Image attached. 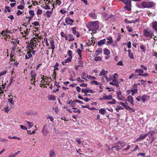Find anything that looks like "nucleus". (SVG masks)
<instances>
[{
	"instance_id": "nucleus-49",
	"label": "nucleus",
	"mask_w": 157,
	"mask_h": 157,
	"mask_svg": "<svg viewBox=\"0 0 157 157\" xmlns=\"http://www.w3.org/2000/svg\"><path fill=\"white\" fill-rule=\"evenodd\" d=\"M148 75V74L147 73H144V74L142 73V75H138V76H142L144 77H146Z\"/></svg>"
},
{
	"instance_id": "nucleus-5",
	"label": "nucleus",
	"mask_w": 157,
	"mask_h": 157,
	"mask_svg": "<svg viewBox=\"0 0 157 157\" xmlns=\"http://www.w3.org/2000/svg\"><path fill=\"white\" fill-rule=\"evenodd\" d=\"M117 98L119 100L123 101H124V100L125 98L122 95L121 90L117 91Z\"/></svg>"
},
{
	"instance_id": "nucleus-33",
	"label": "nucleus",
	"mask_w": 157,
	"mask_h": 157,
	"mask_svg": "<svg viewBox=\"0 0 157 157\" xmlns=\"http://www.w3.org/2000/svg\"><path fill=\"white\" fill-rule=\"evenodd\" d=\"M89 16L92 18H96V15L94 13H90L89 14Z\"/></svg>"
},
{
	"instance_id": "nucleus-53",
	"label": "nucleus",
	"mask_w": 157,
	"mask_h": 157,
	"mask_svg": "<svg viewBox=\"0 0 157 157\" xmlns=\"http://www.w3.org/2000/svg\"><path fill=\"white\" fill-rule=\"evenodd\" d=\"M75 100L74 101H73V102H72V103H71V104L70 105L73 108H74V107L76 105V103H75Z\"/></svg>"
},
{
	"instance_id": "nucleus-38",
	"label": "nucleus",
	"mask_w": 157,
	"mask_h": 157,
	"mask_svg": "<svg viewBox=\"0 0 157 157\" xmlns=\"http://www.w3.org/2000/svg\"><path fill=\"white\" fill-rule=\"evenodd\" d=\"M67 54L68 55V56H69V57L71 58H72V52L71 51L69 50L67 52Z\"/></svg>"
},
{
	"instance_id": "nucleus-7",
	"label": "nucleus",
	"mask_w": 157,
	"mask_h": 157,
	"mask_svg": "<svg viewBox=\"0 0 157 157\" xmlns=\"http://www.w3.org/2000/svg\"><path fill=\"white\" fill-rule=\"evenodd\" d=\"M82 92L84 93H93L94 92L92 90H90V89H82Z\"/></svg>"
},
{
	"instance_id": "nucleus-39",
	"label": "nucleus",
	"mask_w": 157,
	"mask_h": 157,
	"mask_svg": "<svg viewBox=\"0 0 157 157\" xmlns=\"http://www.w3.org/2000/svg\"><path fill=\"white\" fill-rule=\"evenodd\" d=\"M124 22L126 23H132L133 22H134L133 21H130L128 20L127 19H125L124 20Z\"/></svg>"
},
{
	"instance_id": "nucleus-62",
	"label": "nucleus",
	"mask_w": 157,
	"mask_h": 157,
	"mask_svg": "<svg viewBox=\"0 0 157 157\" xmlns=\"http://www.w3.org/2000/svg\"><path fill=\"white\" fill-rule=\"evenodd\" d=\"M80 86L81 87H86L87 86V84L85 83H82L80 85Z\"/></svg>"
},
{
	"instance_id": "nucleus-45",
	"label": "nucleus",
	"mask_w": 157,
	"mask_h": 157,
	"mask_svg": "<svg viewBox=\"0 0 157 157\" xmlns=\"http://www.w3.org/2000/svg\"><path fill=\"white\" fill-rule=\"evenodd\" d=\"M42 10H41L38 9L37 11V15H40L42 13Z\"/></svg>"
},
{
	"instance_id": "nucleus-60",
	"label": "nucleus",
	"mask_w": 157,
	"mask_h": 157,
	"mask_svg": "<svg viewBox=\"0 0 157 157\" xmlns=\"http://www.w3.org/2000/svg\"><path fill=\"white\" fill-rule=\"evenodd\" d=\"M8 101L10 103H11V104H12V105H13V99L12 98H9L8 99Z\"/></svg>"
},
{
	"instance_id": "nucleus-4",
	"label": "nucleus",
	"mask_w": 157,
	"mask_h": 157,
	"mask_svg": "<svg viewBox=\"0 0 157 157\" xmlns=\"http://www.w3.org/2000/svg\"><path fill=\"white\" fill-rule=\"evenodd\" d=\"M144 36L149 37L152 38V36H153V33L151 31H148L146 29H144Z\"/></svg>"
},
{
	"instance_id": "nucleus-26",
	"label": "nucleus",
	"mask_w": 157,
	"mask_h": 157,
	"mask_svg": "<svg viewBox=\"0 0 157 157\" xmlns=\"http://www.w3.org/2000/svg\"><path fill=\"white\" fill-rule=\"evenodd\" d=\"M30 75L31 77L33 78H35V77L36 75V72L34 70H32L30 72Z\"/></svg>"
},
{
	"instance_id": "nucleus-32",
	"label": "nucleus",
	"mask_w": 157,
	"mask_h": 157,
	"mask_svg": "<svg viewBox=\"0 0 157 157\" xmlns=\"http://www.w3.org/2000/svg\"><path fill=\"white\" fill-rule=\"evenodd\" d=\"M138 75H136V74L133 73L129 77L128 79H131L133 77L135 78H136L137 77H138Z\"/></svg>"
},
{
	"instance_id": "nucleus-19",
	"label": "nucleus",
	"mask_w": 157,
	"mask_h": 157,
	"mask_svg": "<svg viewBox=\"0 0 157 157\" xmlns=\"http://www.w3.org/2000/svg\"><path fill=\"white\" fill-rule=\"evenodd\" d=\"M108 72L107 71H105L104 69H103L100 73L99 76H105L108 73Z\"/></svg>"
},
{
	"instance_id": "nucleus-18",
	"label": "nucleus",
	"mask_w": 157,
	"mask_h": 157,
	"mask_svg": "<svg viewBox=\"0 0 157 157\" xmlns=\"http://www.w3.org/2000/svg\"><path fill=\"white\" fill-rule=\"evenodd\" d=\"M42 133L44 136H46L48 133V132L47 129L45 128V126L43 128L42 131Z\"/></svg>"
},
{
	"instance_id": "nucleus-24",
	"label": "nucleus",
	"mask_w": 157,
	"mask_h": 157,
	"mask_svg": "<svg viewBox=\"0 0 157 157\" xmlns=\"http://www.w3.org/2000/svg\"><path fill=\"white\" fill-rule=\"evenodd\" d=\"M48 98L49 100L55 101L56 100L55 96L53 95H48Z\"/></svg>"
},
{
	"instance_id": "nucleus-1",
	"label": "nucleus",
	"mask_w": 157,
	"mask_h": 157,
	"mask_svg": "<svg viewBox=\"0 0 157 157\" xmlns=\"http://www.w3.org/2000/svg\"><path fill=\"white\" fill-rule=\"evenodd\" d=\"M98 24V21L89 22L87 25L89 31L93 32L94 31L97 30L99 28Z\"/></svg>"
},
{
	"instance_id": "nucleus-36",
	"label": "nucleus",
	"mask_w": 157,
	"mask_h": 157,
	"mask_svg": "<svg viewBox=\"0 0 157 157\" xmlns=\"http://www.w3.org/2000/svg\"><path fill=\"white\" fill-rule=\"evenodd\" d=\"M100 82H98L96 81H92L90 82V83L91 84H94L95 85H98L99 84Z\"/></svg>"
},
{
	"instance_id": "nucleus-29",
	"label": "nucleus",
	"mask_w": 157,
	"mask_h": 157,
	"mask_svg": "<svg viewBox=\"0 0 157 157\" xmlns=\"http://www.w3.org/2000/svg\"><path fill=\"white\" fill-rule=\"evenodd\" d=\"M5 13H6L7 11L8 12H11V8L9 7L8 6H6L5 7Z\"/></svg>"
},
{
	"instance_id": "nucleus-22",
	"label": "nucleus",
	"mask_w": 157,
	"mask_h": 157,
	"mask_svg": "<svg viewBox=\"0 0 157 157\" xmlns=\"http://www.w3.org/2000/svg\"><path fill=\"white\" fill-rule=\"evenodd\" d=\"M49 155L50 157H55V154L53 150H52L49 151Z\"/></svg>"
},
{
	"instance_id": "nucleus-25",
	"label": "nucleus",
	"mask_w": 157,
	"mask_h": 157,
	"mask_svg": "<svg viewBox=\"0 0 157 157\" xmlns=\"http://www.w3.org/2000/svg\"><path fill=\"white\" fill-rule=\"evenodd\" d=\"M82 51L79 48L77 50V53L79 56V57L78 58V59H82Z\"/></svg>"
},
{
	"instance_id": "nucleus-61",
	"label": "nucleus",
	"mask_w": 157,
	"mask_h": 157,
	"mask_svg": "<svg viewBox=\"0 0 157 157\" xmlns=\"http://www.w3.org/2000/svg\"><path fill=\"white\" fill-rule=\"evenodd\" d=\"M22 13H23L20 10H18L17 14V15L19 16L20 15H21V14H22Z\"/></svg>"
},
{
	"instance_id": "nucleus-44",
	"label": "nucleus",
	"mask_w": 157,
	"mask_h": 157,
	"mask_svg": "<svg viewBox=\"0 0 157 157\" xmlns=\"http://www.w3.org/2000/svg\"><path fill=\"white\" fill-rule=\"evenodd\" d=\"M123 109V108L121 106H120L118 107V108H117L116 109V110L117 112H119V110H122Z\"/></svg>"
},
{
	"instance_id": "nucleus-15",
	"label": "nucleus",
	"mask_w": 157,
	"mask_h": 157,
	"mask_svg": "<svg viewBox=\"0 0 157 157\" xmlns=\"http://www.w3.org/2000/svg\"><path fill=\"white\" fill-rule=\"evenodd\" d=\"M32 56L31 52H28L26 55L25 56V59L26 60L29 59L32 57Z\"/></svg>"
},
{
	"instance_id": "nucleus-55",
	"label": "nucleus",
	"mask_w": 157,
	"mask_h": 157,
	"mask_svg": "<svg viewBox=\"0 0 157 157\" xmlns=\"http://www.w3.org/2000/svg\"><path fill=\"white\" fill-rule=\"evenodd\" d=\"M55 85H56V87L58 88H59L60 86L59 85V83L57 82H55L54 83Z\"/></svg>"
},
{
	"instance_id": "nucleus-40",
	"label": "nucleus",
	"mask_w": 157,
	"mask_h": 157,
	"mask_svg": "<svg viewBox=\"0 0 157 157\" xmlns=\"http://www.w3.org/2000/svg\"><path fill=\"white\" fill-rule=\"evenodd\" d=\"M86 77L88 79H96V78L94 76H91L90 75H87Z\"/></svg>"
},
{
	"instance_id": "nucleus-42",
	"label": "nucleus",
	"mask_w": 157,
	"mask_h": 157,
	"mask_svg": "<svg viewBox=\"0 0 157 157\" xmlns=\"http://www.w3.org/2000/svg\"><path fill=\"white\" fill-rule=\"evenodd\" d=\"M155 133V132L154 131L151 130L150 131L147 133H149V134H150L151 136H152V135H154Z\"/></svg>"
},
{
	"instance_id": "nucleus-58",
	"label": "nucleus",
	"mask_w": 157,
	"mask_h": 157,
	"mask_svg": "<svg viewBox=\"0 0 157 157\" xmlns=\"http://www.w3.org/2000/svg\"><path fill=\"white\" fill-rule=\"evenodd\" d=\"M140 67H141L144 70H145L146 71L147 70V67L145 66L141 65H140Z\"/></svg>"
},
{
	"instance_id": "nucleus-47",
	"label": "nucleus",
	"mask_w": 157,
	"mask_h": 157,
	"mask_svg": "<svg viewBox=\"0 0 157 157\" xmlns=\"http://www.w3.org/2000/svg\"><path fill=\"white\" fill-rule=\"evenodd\" d=\"M7 73V71L6 70H5L3 71L0 73V77L2 76L5 74Z\"/></svg>"
},
{
	"instance_id": "nucleus-12",
	"label": "nucleus",
	"mask_w": 157,
	"mask_h": 157,
	"mask_svg": "<svg viewBox=\"0 0 157 157\" xmlns=\"http://www.w3.org/2000/svg\"><path fill=\"white\" fill-rule=\"evenodd\" d=\"M102 53V50L101 48H98L95 52V56H98V55L101 54Z\"/></svg>"
},
{
	"instance_id": "nucleus-57",
	"label": "nucleus",
	"mask_w": 157,
	"mask_h": 157,
	"mask_svg": "<svg viewBox=\"0 0 157 157\" xmlns=\"http://www.w3.org/2000/svg\"><path fill=\"white\" fill-rule=\"evenodd\" d=\"M117 65H118L123 66V64L122 61H120L117 63Z\"/></svg>"
},
{
	"instance_id": "nucleus-3",
	"label": "nucleus",
	"mask_w": 157,
	"mask_h": 157,
	"mask_svg": "<svg viewBox=\"0 0 157 157\" xmlns=\"http://www.w3.org/2000/svg\"><path fill=\"white\" fill-rule=\"evenodd\" d=\"M155 4V3L152 2L143 1L141 3V5L143 8H151Z\"/></svg>"
},
{
	"instance_id": "nucleus-8",
	"label": "nucleus",
	"mask_w": 157,
	"mask_h": 157,
	"mask_svg": "<svg viewBox=\"0 0 157 157\" xmlns=\"http://www.w3.org/2000/svg\"><path fill=\"white\" fill-rule=\"evenodd\" d=\"M113 96L111 95H107L105 94H104L103 95V98L105 100H111L113 98Z\"/></svg>"
},
{
	"instance_id": "nucleus-23",
	"label": "nucleus",
	"mask_w": 157,
	"mask_h": 157,
	"mask_svg": "<svg viewBox=\"0 0 157 157\" xmlns=\"http://www.w3.org/2000/svg\"><path fill=\"white\" fill-rule=\"evenodd\" d=\"M142 101L144 102L149 99V96L147 95L144 94V95L142 96Z\"/></svg>"
},
{
	"instance_id": "nucleus-14",
	"label": "nucleus",
	"mask_w": 157,
	"mask_h": 157,
	"mask_svg": "<svg viewBox=\"0 0 157 157\" xmlns=\"http://www.w3.org/2000/svg\"><path fill=\"white\" fill-rule=\"evenodd\" d=\"M144 72V70L141 69H136L135 71V73H138V75H142Z\"/></svg>"
},
{
	"instance_id": "nucleus-17",
	"label": "nucleus",
	"mask_w": 157,
	"mask_h": 157,
	"mask_svg": "<svg viewBox=\"0 0 157 157\" xmlns=\"http://www.w3.org/2000/svg\"><path fill=\"white\" fill-rule=\"evenodd\" d=\"M106 43V39H104L102 40H100L98 42V44L99 46L103 45Z\"/></svg>"
},
{
	"instance_id": "nucleus-59",
	"label": "nucleus",
	"mask_w": 157,
	"mask_h": 157,
	"mask_svg": "<svg viewBox=\"0 0 157 157\" xmlns=\"http://www.w3.org/2000/svg\"><path fill=\"white\" fill-rule=\"evenodd\" d=\"M24 6L23 5H20L17 6V8L18 9L22 10L24 9Z\"/></svg>"
},
{
	"instance_id": "nucleus-41",
	"label": "nucleus",
	"mask_w": 157,
	"mask_h": 157,
	"mask_svg": "<svg viewBox=\"0 0 157 157\" xmlns=\"http://www.w3.org/2000/svg\"><path fill=\"white\" fill-rule=\"evenodd\" d=\"M103 18L105 20H107L109 18V16L106 13H104L103 14Z\"/></svg>"
},
{
	"instance_id": "nucleus-37",
	"label": "nucleus",
	"mask_w": 157,
	"mask_h": 157,
	"mask_svg": "<svg viewBox=\"0 0 157 157\" xmlns=\"http://www.w3.org/2000/svg\"><path fill=\"white\" fill-rule=\"evenodd\" d=\"M29 13L30 15H31V17H33V16L35 15L34 11L33 10H30L29 11Z\"/></svg>"
},
{
	"instance_id": "nucleus-34",
	"label": "nucleus",
	"mask_w": 157,
	"mask_h": 157,
	"mask_svg": "<svg viewBox=\"0 0 157 157\" xmlns=\"http://www.w3.org/2000/svg\"><path fill=\"white\" fill-rule=\"evenodd\" d=\"M101 58L100 56H96L94 58V60L96 61H101Z\"/></svg>"
},
{
	"instance_id": "nucleus-54",
	"label": "nucleus",
	"mask_w": 157,
	"mask_h": 157,
	"mask_svg": "<svg viewBox=\"0 0 157 157\" xmlns=\"http://www.w3.org/2000/svg\"><path fill=\"white\" fill-rule=\"evenodd\" d=\"M7 140L4 138H2L0 137V141L2 142H5L7 141Z\"/></svg>"
},
{
	"instance_id": "nucleus-51",
	"label": "nucleus",
	"mask_w": 157,
	"mask_h": 157,
	"mask_svg": "<svg viewBox=\"0 0 157 157\" xmlns=\"http://www.w3.org/2000/svg\"><path fill=\"white\" fill-rule=\"evenodd\" d=\"M127 110H130L132 109V108L130 107L129 106L125 105L124 107Z\"/></svg>"
},
{
	"instance_id": "nucleus-27",
	"label": "nucleus",
	"mask_w": 157,
	"mask_h": 157,
	"mask_svg": "<svg viewBox=\"0 0 157 157\" xmlns=\"http://www.w3.org/2000/svg\"><path fill=\"white\" fill-rule=\"evenodd\" d=\"M68 40L69 41H72L74 40L73 36L72 34H69L68 35Z\"/></svg>"
},
{
	"instance_id": "nucleus-28",
	"label": "nucleus",
	"mask_w": 157,
	"mask_h": 157,
	"mask_svg": "<svg viewBox=\"0 0 157 157\" xmlns=\"http://www.w3.org/2000/svg\"><path fill=\"white\" fill-rule=\"evenodd\" d=\"M111 100H112L111 101L107 102V103L111 104H115L116 102V100L114 99L113 98H112Z\"/></svg>"
},
{
	"instance_id": "nucleus-16",
	"label": "nucleus",
	"mask_w": 157,
	"mask_h": 157,
	"mask_svg": "<svg viewBox=\"0 0 157 157\" xmlns=\"http://www.w3.org/2000/svg\"><path fill=\"white\" fill-rule=\"evenodd\" d=\"M25 125L28 126V128H30L33 126V123L30 122L28 121H26L25 122Z\"/></svg>"
},
{
	"instance_id": "nucleus-50",
	"label": "nucleus",
	"mask_w": 157,
	"mask_h": 157,
	"mask_svg": "<svg viewBox=\"0 0 157 157\" xmlns=\"http://www.w3.org/2000/svg\"><path fill=\"white\" fill-rule=\"evenodd\" d=\"M43 8L45 10L50 9V7L48 5H46L45 6L43 7Z\"/></svg>"
},
{
	"instance_id": "nucleus-20",
	"label": "nucleus",
	"mask_w": 157,
	"mask_h": 157,
	"mask_svg": "<svg viewBox=\"0 0 157 157\" xmlns=\"http://www.w3.org/2000/svg\"><path fill=\"white\" fill-rule=\"evenodd\" d=\"M128 52L129 57L131 59H133L134 58V56L133 53L131 52V50H128Z\"/></svg>"
},
{
	"instance_id": "nucleus-35",
	"label": "nucleus",
	"mask_w": 157,
	"mask_h": 157,
	"mask_svg": "<svg viewBox=\"0 0 157 157\" xmlns=\"http://www.w3.org/2000/svg\"><path fill=\"white\" fill-rule=\"evenodd\" d=\"M106 39L108 40V41H109V43H111V44L113 42L112 38L111 36H109Z\"/></svg>"
},
{
	"instance_id": "nucleus-10",
	"label": "nucleus",
	"mask_w": 157,
	"mask_h": 157,
	"mask_svg": "<svg viewBox=\"0 0 157 157\" xmlns=\"http://www.w3.org/2000/svg\"><path fill=\"white\" fill-rule=\"evenodd\" d=\"M152 25L153 28L155 31L157 32V22L155 21L153 22Z\"/></svg>"
},
{
	"instance_id": "nucleus-6",
	"label": "nucleus",
	"mask_w": 157,
	"mask_h": 157,
	"mask_svg": "<svg viewBox=\"0 0 157 157\" xmlns=\"http://www.w3.org/2000/svg\"><path fill=\"white\" fill-rule=\"evenodd\" d=\"M149 135V133H146L145 134H141L139 137L136 139V141H139L142 140L147 137Z\"/></svg>"
},
{
	"instance_id": "nucleus-52",
	"label": "nucleus",
	"mask_w": 157,
	"mask_h": 157,
	"mask_svg": "<svg viewBox=\"0 0 157 157\" xmlns=\"http://www.w3.org/2000/svg\"><path fill=\"white\" fill-rule=\"evenodd\" d=\"M33 24L35 25V26H36L39 25V23L38 21H35L34 22Z\"/></svg>"
},
{
	"instance_id": "nucleus-48",
	"label": "nucleus",
	"mask_w": 157,
	"mask_h": 157,
	"mask_svg": "<svg viewBox=\"0 0 157 157\" xmlns=\"http://www.w3.org/2000/svg\"><path fill=\"white\" fill-rule=\"evenodd\" d=\"M76 80L78 82H79L80 83L83 82L84 81V80H83L81 79L79 77L78 78L76 79Z\"/></svg>"
},
{
	"instance_id": "nucleus-2",
	"label": "nucleus",
	"mask_w": 157,
	"mask_h": 157,
	"mask_svg": "<svg viewBox=\"0 0 157 157\" xmlns=\"http://www.w3.org/2000/svg\"><path fill=\"white\" fill-rule=\"evenodd\" d=\"M125 143L122 141H119L117 143H114L113 145V147L111 148V149L115 148L116 151H118L119 150L121 149L122 147L125 146Z\"/></svg>"
},
{
	"instance_id": "nucleus-63",
	"label": "nucleus",
	"mask_w": 157,
	"mask_h": 157,
	"mask_svg": "<svg viewBox=\"0 0 157 157\" xmlns=\"http://www.w3.org/2000/svg\"><path fill=\"white\" fill-rule=\"evenodd\" d=\"M20 128L21 129L24 130H27L26 127L23 125H20Z\"/></svg>"
},
{
	"instance_id": "nucleus-9",
	"label": "nucleus",
	"mask_w": 157,
	"mask_h": 157,
	"mask_svg": "<svg viewBox=\"0 0 157 157\" xmlns=\"http://www.w3.org/2000/svg\"><path fill=\"white\" fill-rule=\"evenodd\" d=\"M127 100L132 105H133V98L131 95H129L128 97Z\"/></svg>"
},
{
	"instance_id": "nucleus-31",
	"label": "nucleus",
	"mask_w": 157,
	"mask_h": 157,
	"mask_svg": "<svg viewBox=\"0 0 157 157\" xmlns=\"http://www.w3.org/2000/svg\"><path fill=\"white\" fill-rule=\"evenodd\" d=\"M9 33L8 31L7 30H3L2 31L1 33V35H2L3 36H8L7 35H6L5 34H7Z\"/></svg>"
},
{
	"instance_id": "nucleus-30",
	"label": "nucleus",
	"mask_w": 157,
	"mask_h": 157,
	"mask_svg": "<svg viewBox=\"0 0 157 157\" xmlns=\"http://www.w3.org/2000/svg\"><path fill=\"white\" fill-rule=\"evenodd\" d=\"M72 109H74V110H73V111L75 113H81V110L79 109L75 108H72Z\"/></svg>"
},
{
	"instance_id": "nucleus-46",
	"label": "nucleus",
	"mask_w": 157,
	"mask_h": 157,
	"mask_svg": "<svg viewBox=\"0 0 157 157\" xmlns=\"http://www.w3.org/2000/svg\"><path fill=\"white\" fill-rule=\"evenodd\" d=\"M72 58H67L64 61V63H69L71 61V59Z\"/></svg>"
},
{
	"instance_id": "nucleus-64",
	"label": "nucleus",
	"mask_w": 157,
	"mask_h": 157,
	"mask_svg": "<svg viewBox=\"0 0 157 157\" xmlns=\"http://www.w3.org/2000/svg\"><path fill=\"white\" fill-rule=\"evenodd\" d=\"M16 155V154L15 153L13 155H10L8 157H15Z\"/></svg>"
},
{
	"instance_id": "nucleus-13",
	"label": "nucleus",
	"mask_w": 157,
	"mask_h": 157,
	"mask_svg": "<svg viewBox=\"0 0 157 157\" xmlns=\"http://www.w3.org/2000/svg\"><path fill=\"white\" fill-rule=\"evenodd\" d=\"M103 51L104 54L107 56H109L110 53V51L106 48H104Z\"/></svg>"
},
{
	"instance_id": "nucleus-21",
	"label": "nucleus",
	"mask_w": 157,
	"mask_h": 157,
	"mask_svg": "<svg viewBox=\"0 0 157 157\" xmlns=\"http://www.w3.org/2000/svg\"><path fill=\"white\" fill-rule=\"evenodd\" d=\"M99 112L102 115H104L106 113V111L104 108H102L99 110Z\"/></svg>"
},
{
	"instance_id": "nucleus-11",
	"label": "nucleus",
	"mask_w": 157,
	"mask_h": 157,
	"mask_svg": "<svg viewBox=\"0 0 157 157\" xmlns=\"http://www.w3.org/2000/svg\"><path fill=\"white\" fill-rule=\"evenodd\" d=\"M76 27H73L71 28V30L72 31L73 33L74 34H77L76 36V37H78L79 36V33L78 32H77L76 30Z\"/></svg>"
},
{
	"instance_id": "nucleus-43",
	"label": "nucleus",
	"mask_w": 157,
	"mask_h": 157,
	"mask_svg": "<svg viewBox=\"0 0 157 157\" xmlns=\"http://www.w3.org/2000/svg\"><path fill=\"white\" fill-rule=\"evenodd\" d=\"M126 28L129 32H131L133 30L132 28V27H129V26H127Z\"/></svg>"
},
{
	"instance_id": "nucleus-56",
	"label": "nucleus",
	"mask_w": 157,
	"mask_h": 157,
	"mask_svg": "<svg viewBox=\"0 0 157 157\" xmlns=\"http://www.w3.org/2000/svg\"><path fill=\"white\" fill-rule=\"evenodd\" d=\"M140 48L142 49L144 52H145L146 51L145 47L143 45H142L140 46Z\"/></svg>"
}]
</instances>
